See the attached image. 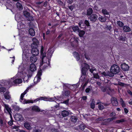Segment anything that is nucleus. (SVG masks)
<instances>
[{
  "label": "nucleus",
  "mask_w": 132,
  "mask_h": 132,
  "mask_svg": "<svg viewBox=\"0 0 132 132\" xmlns=\"http://www.w3.org/2000/svg\"><path fill=\"white\" fill-rule=\"evenodd\" d=\"M77 38H71L70 41L71 44V45L73 47L76 46L78 45V41Z\"/></svg>",
  "instance_id": "0eeeda50"
},
{
  "label": "nucleus",
  "mask_w": 132,
  "mask_h": 132,
  "mask_svg": "<svg viewBox=\"0 0 132 132\" xmlns=\"http://www.w3.org/2000/svg\"><path fill=\"white\" fill-rule=\"evenodd\" d=\"M97 18L96 15L93 14L90 16V19L91 21H95L97 19Z\"/></svg>",
  "instance_id": "4468645a"
},
{
  "label": "nucleus",
  "mask_w": 132,
  "mask_h": 132,
  "mask_svg": "<svg viewBox=\"0 0 132 132\" xmlns=\"http://www.w3.org/2000/svg\"><path fill=\"white\" fill-rule=\"evenodd\" d=\"M123 29L124 31L126 32H129L130 31V28L128 26H124Z\"/></svg>",
  "instance_id": "bb28decb"
},
{
  "label": "nucleus",
  "mask_w": 132,
  "mask_h": 132,
  "mask_svg": "<svg viewBox=\"0 0 132 132\" xmlns=\"http://www.w3.org/2000/svg\"><path fill=\"white\" fill-rule=\"evenodd\" d=\"M78 32L79 33V35L80 37H82L85 34V32L82 30H79V32Z\"/></svg>",
  "instance_id": "f704fd0d"
},
{
  "label": "nucleus",
  "mask_w": 132,
  "mask_h": 132,
  "mask_svg": "<svg viewBox=\"0 0 132 132\" xmlns=\"http://www.w3.org/2000/svg\"><path fill=\"white\" fill-rule=\"evenodd\" d=\"M32 87V85H30V86H29L27 88V89L24 91V92L21 94L20 96V101L23 104L30 103H32L34 102H35L40 100H44L45 101L48 100L49 101H53L55 100V98H56L55 97L54 98H50V99H48V98L45 97H41L39 99L37 98L34 101L32 100H26L25 99H23V98L24 97V95L26 94L28 92V90L30 88H31Z\"/></svg>",
  "instance_id": "f257e3e1"
},
{
  "label": "nucleus",
  "mask_w": 132,
  "mask_h": 132,
  "mask_svg": "<svg viewBox=\"0 0 132 132\" xmlns=\"http://www.w3.org/2000/svg\"><path fill=\"white\" fill-rule=\"evenodd\" d=\"M127 92L129 94L132 95V92L130 90H128L127 91Z\"/></svg>",
  "instance_id": "13d9d810"
},
{
  "label": "nucleus",
  "mask_w": 132,
  "mask_h": 132,
  "mask_svg": "<svg viewBox=\"0 0 132 132\" xmlns=\"http://www.w3.org/2000/svg\"><path fill=\"white\" fill-rule=\"evenodd\" d=\"M50 62L48 59L47 60H44L42 58V61L40 63V66H42L43 65L44 69L47 66L49 65Z\"/></svg>",
  "instance_id": "423d86ee"
},
{
  "label": "nucleus",
  "mask_w": 132,
  "mask_h": 132,
  "mask_svg": "<svg viewBox=\"0 0 132 132\" xmlns=\"http://www.w3.org/2000/svg\"><path fill=\"white\" fill-rule=\"evenodd\" d=\"M18 28L19 29L24 28V25L21 22H19L18 24Z\"/></svg>",
  "instance_id": "5701e85b"
},
{
  "label": "nucleus",
  "mask_w": 132,
  "mask_h": 132,
  "mask_svg": "<svg viewBox=\"0 0 132 132\" xmlns=\"http://www.w3.org/2000/svg\"><path fill=\"white\" fill-rule=\"evenodd\" d=\"M29 69L30 71H29V72H31L32 73V72L35 71L36 70V67L34 64L32 63L30 65Z\"/></svg>",
  "instance_id": "9b49d317"
},
{
  "label": "nucleus",
  "mask_w": 132,
  "mask_h": 132,
  "mask_svg": "<svg viewBox=\"0 0 132 132\" xmlns=\"http://www.w3.org/2000/svg\"><path fill=\"white\" fill-rule=\"evenodd\" d=\"M30 34L31 36H34L35 35V33L34 30L32 28H30L29 30Z\"/></svg>",
  "instance_id": "b1692460"
},
{
  "label": "nucleus",
  "mask_w": 132,
  "mask_h": 132,
  "mask_svg": "<svg viewBox=\"0 0 132 132\" xmlns=\"http://www.w3.org/2000/svg\"><path fill=\"white\" fill-rule=\"evenodd\" d=\"M42 3V2H37L36 3V4H40Z\"/></svg>",
  "instance_id": "338daca9"
},
{
  "label": "nucleus",
  "mask_w": 132,
  "mask_h": 132,
  "mask_svg": "<svg viewBox=\"0 0 132 132\" xmlns=\"http://www.w3.org/2000/svg\"><path fill=\"white\" fill-rule=\"evenodd\" d=\"M117 23L118 26L120 27H122L123 25V23L119 21H118Z\"/></svg>",
  "instance_id": "79ce46f5"
},
{
  "label": "nucleus",
  "mask_w": 132,
  "mask_h": 132,
  "mask_svg": "<svg viewBox=\"0 0 132 132\" xmlns=\"http://www.w3.org/2000/svg\"><path fill=\"white\" fill-rule=\"evenodd\" d=\"M69 101V100H68L65 101H64L63 103L66 104H68V103Z\"/></svg>",
  "instance_id": "6e6d98bb"
},
{
  "label": "nucleus",
  "mask_w": 132,
  "mask_h": 132,
  "mask_svg": "<svg viewBox=\"0 0 132 132\" xmlns=\"http://www.w3.org/2000/svg\"><path fill=\"white\" fill-rule=\"evenodd\" d=\"M116 115V113L114 112H113L111 113L110 115V117H114V116Z\"/></svg>",
  "instance_id": "49530a36"
},
{
  "label": "nucleus",
  "mask_w": 132,
  "mask_h": 132,
  "mask_svg": "<svg viewBox=\"0 0 132 132\" xmlns=\"http://www.w3.org/2000/svg\"><path fill=\"white\" fill-rule=\"evenodd\" d=\"M85 58L87 59V60H89V57H88V56H87L86 54H85Z\"/></svg>",
  "instance_id": "0e129e2a"
},
{
  "label": "nucleus",
  "mask_w": 132,
  "mask_h": 132,
  "mask_svg": "<svg viewBox=\"0 0 132 132\" xmlns=\"http://www.w3.org/2000/svg\"><path fill=\"white\" fill-rule=\"evenodd\" d=\"M125 120L123 119H121L120 120H117L116 122V123H119L120 122H124V121Z\"/></svg>",
  "instance_id": "c03bdc74"
},
{
  "label": "nucleus",
  "mask_w": 132,
  "mask_h": 132,
  "mask_svg": "<svg viewBox=\"0 0 132 132\" xmlns=\"http://www.w3.org/2000/svg\"><path fill=\"white\" fill-rule=\"evenodd\" d=\"M0 124L1 127H6V124L5 123H3V121L2 119L0 120Z\"/></svg>",
  "instance_id": "e433bc0d"
},
{
  "label": "nucleus",
  "mask_w": 132,
  "mask_h": 132,
  "mask_svg": "<svg viewBox=\"0 0 132 132\" xmlns=\"http://www.w3.org/2000/svg\"><path fill=\"white\" fill-rule=\"evenodd\" d=\"M111 103L113 105L117 106L118 105V102L117 99L114 97H112L111 99Z\"/></svg>",
  "instance_id": "1a4fd4ad"
},
{
  "label": "nucleus",
  "mask_w": 132,
  "mask_h": 132,
  "mask_svg": "<svg viewBox=\"0 0 132 132\" xmlns=\"http://www.w3.org/2000/svg\"><path fill=\"white\" fill-rule=\"evenodd\" d=\"M90 90V89L89 88H87L86 89L85 91L86 93H88L89 92Z\"/></svg>",
  "instance_id": "603ef678"
},
{
  "label": "nucleus",
  "mask_w": 132,
  "mask_h": 132,
  "mask_svg": "<svg viewBox=\"0 0 132 132\" xmlns=\"http://www.w3.org/2000/svg\"><path fill=\"white\" fill-rule=\"evenodd\" d=\"M42 56V58L44 60H45V59L46 60H47V59L46 57V53L44 52V53H43V54H41Z\"/></svg>",
  "instance_id": "ea45409f"
},
{
  "label": "nucleus",
  "mask_w": 132,
  "mask_h": 132,
  "mask_svg": "<svg viewBox=\"0 0 132 132\" xmlns=\"http://www.w3.org/2000/svg\"><path fill=\"white\" fill-rule=\"evenodd\" d=\"M18 75H19V77L24 79L25 78L28 79L29 77H31L32 75L31 72H29V71H27L26 72L23 71L22 72H19Z\"/></svg>",
  "instance_id": "20e7f679"
},
{
  "label": "nucleus",
  "mask_w": 132,
  "mask_h": 132,
  "mask_svg": "<svg viewBox=\"0 0 132 132\" xmlns=\"http://www.w3.org/2000/svg\"><path fill=\"white\" fill-rule=\"evenodd\" d=\"M22 60L24 61H27L28 60V57L23 52L22 55Z\"/></svg>",
  "instance_id": "2f4dec72"
},
{
  "label": "nucleus",
  "mask_w": 132,
  "mask_h": 132,
  "mask_svg": "<svg viewBox=\"0 0 132 132\" xmlns=\"http://www.w3.org/2000/svg\"><path fill=\"white\" fill-rule=\"evenodd\" d=\"M102 12L104 14H108V12L106 9H103Z\"/></svg>",
  "instance_id": "37998d69"
},
{
  "label": "nucleus",
  "mask_w": 132,
  "mask_h": 132,
  "mask_svg": "<svg viewBox=\"0 0 132 132\" xmlns=\"http://www.w3.org/2000/svg\"><path fill=\"white\" fill-rule=\"evenodd\" d=\"M9 124L10 126H11L13 124V121L10 120L9 122Z\"/></svg>",
  "instance_id": "5fc2aeb1"
},
{
  "label": "nucleus",
  "mask_w": 132,
  "mask_h": 132,
  "mask_svg": "<svg viewBox=\"0 0 132 132\" xmlns=\"http://www.w3.org/2000/svg\"><path fill=\"white\" fill-rule=\"evenodd\" d=\"M3 106H4L7 112L9 113L10 114L11 118H12L11 114V109L9 107V106L6 104H4Z\"/></svg>",
  "instance_id": "ddd939ff"
},
{
  "label": "nucleus",
  "mask_w": 132,
  "mask_h": 132,
  "mask_svg": "<svg viewBox=\"0 0 132 132\" xmlns=\"http://www.w3.org/2000/svg\"><path fill=\"white\" fill-rule=\"evenodd\" d=\"M51 132H57V130L56 129H52L51 130Z\"/></svg>",
  "instance_id": "4d7b16f0"
},
{
  "label": "nucleus",
  "mask_w": 132,
  "mask_h": 132,
  "mask_svg": "<svg viewBox=\"0 0 132 132\" xmlns=\"http://www.w3.org/2000/svg\"><path fill=\"white\" fill-rule=\"evenodd\" d=\"M94 77L95 78H99V76L97 73H93Z\"/></svg>",
  "instance_id": "a18cd8bd"
},
{
  "label": "nucleus",
  "mask_w": 132,
  "mask_h": 132,
  "mask_svg": "<svg viewBox=\"0 0 132 132\" xmlns=\"http://www.w3.org/2000/svg\"><path fill=\"white\" fill-rule=\"evenodd\" d=\"M6 90V89L2 87V86L0 85V92H5Z\"/></svg>",
  "instance_id": "4c0bfd02"
},
{
  "label": "nucleus",
  "mask_w": 132,
  "mask_h": 132,
  "mask_svg": "<svg viewBox=\"0 0 132 132\" xmlns=\"http://www.w3.org/2000/svg\"><path fill=\"white\" fill-rule=\"evenodd\" d=\"M31 108L32 110L33 111L38 112L40 111V109L37 106H35Z\"/></svg>",
  "instance_id": "aec40b11"
},
{
  "label": "nucleus",
  "mask_w": 132,
  "mask_h": 132,
  "mask_svg": "<svg viewBox=\"0 0 132 132\" xmlns=\"http://www.w3.org/2000/svg\"><path fill=\"white\" fill-rule=\"evenodd\" d=\"M124 112H125V113L126 114L128 112V110L126 108H125L124 109Z\"/></svg>",
  "instance_id": "864d4df0"
},
{
  "label": "nucleus",
  "mask_w": 132,
  "mask_h": 132,
  "mask_svg": "<svg viewBox=\"0 0 132 132\" xmlns=\"http://www.w3.org/2000/svg\"><path fill=\"white\" fill-rule=\"evenodd\" d=\"M31 53L33 55L36 56L39 54V51L36 48H32L31 50Z\"/></svg>",
  "instance_id": "9d476101"
},
{
  "label": "nucleus",
  "mask_w": 132,
  "mask_h": 132,
  "mask_svg": "<svg viewBox=\"0 0 132 132\" xmlns=\"http://www.w3.org/2000/svg\"><path fill=\"white\" fill-rule=\"evenodd\" d=\"M85 24L88 26H89V23L88 21L87 20H85Z\"/></svg>",
  "instance_id": "09e8293b"
},
{
  "label": "nucleus",
  "mask_w": 132,
  "mask_h": 132,
  "mask_svg": "<svg viewBox=\"0 0 132 132\" xmlns=\"http://www.w3.org/2000/svg\"><path fill=\"white\" fill-rule=\"evenodd\" d=\"M44 51V47L43 46H42L41 47V50H40V53L41 54H43V53Z\"/></svg>",
  "instance_id": "8fccbe9b"
},
{
  "label": "nucleus",
  "mask_w": 132,
  "mask_h": 132,
  "mask_svg": "<svg viewBox=\"0 0 132 132\" xmlns=\"http://www.w3.org/2000/svg\"><path fill=\"white\" fill-rule=\"evenodd\" d=\"M61 114L63 117H65L68 115L69 112L67 111L64 110L62 112Z\"/></svg>",
  "instance_id": "c85d7f7f"
},
{
  "label": "nucleus",
  "mask_w": 132,
  "mask_h": 132,
  "mask_svg": "<svg viewBox=\"0 0 132 132\" xmlns=\"http://www.w3.org/2000/svg\"><path fill=\"white\" fill-rule=\"evenodd\" d=\"M24 15L26 18H28L27 19L30 21V20L29 19L30 18H31V17L30 16V13L26 11H24L23 12Z\"/></svg>",
  "instance_id": "a211bd4d"
},
{
  "label": "nucleus",
  "mask_w": 132,
  "mask_h": 132,
  "mask_svg": "<svg viewBox=\"0 0 132 132\" xmlns=\"http://www.w3.org/2000/svg\"><path fill=\"white\" fill-rule=\"evenodd\" d=\"M4 97L6 100H9L11 98V96L9 94V92H6L4 94Z\"/></svg>",
  "instance_id": "4be33fe9"
},
{
  "label": "nucleus",
  "mask_w": 132,
  "mask_h": 132,
  "mask_svg": "<svg viewBox=\"0 0 132 132\" xmlns=\"http://www.w3.org/2000/svg\"><path fill=\"white\" fill-rule=\"evenodd\" d=\"M73 54L74 57L77 59V60H78L79 59V55L77 52H74L73 53Z\"/></svg>",
  "instance_id": "7c9ffc66"
},
{
  "label": "nucleus",
  "mask_w": 132,
  "mask_h": 132,
  "mask_svg": "<svg viewBox=\"0 0 132 132\" xmlns=\"http://www.w3.org/2000/svg\"><path fill=\"white\" fill-rule=\"evenodd\" d=\"M14 77V85L16 84H19L21 83L22 82V80L20 78H16Z\"/></svg>",
  "instance_id": "2eb2a0df"
},
{
  "label": "nucleus",
  "mask_w": 132,
  "mask_h": 132,
  "mask_svg": "<svg viewBox=\"0 0 132 132\" xmlns=\"http://www.w3.org/2000/svg\"><path fill=\"white\" fill-rule=\"evenodd\" d=\"M98 19L100 21L102 22H104L106 21V19L101 15L100 16Z\"/></svg>",
  "instance_id": "72a5a7b5"
},
{
  "label": "nucleus",
  "mask_w": 132,
  "mask_h": 132,
  "mask_svg": "<svg viewBox=\"0 0 132 132\" xmlns=\"http://www.w3.org/2000/svg\"><path fill=\"white\" fill-rule=\"evenodd\" d=\"M80 63L81 64L82 68V74L84 75L86 74V71L88 69H90V72L92 73L93 71L96 70V69L95 68L93 67L92 68H90L89 65L87 64L84 63L83 61L82 62L80 61Z\"/></svg>",
  "instance_id": "7ed1b4c3"
},
{
  "label": "nucleus",
  "mask_w": 132,
  "mask_h": 132,
  "mask_svg": "<svg viewBox=\"0 0 132 132\" xmlns=\"http://www.w3.org/2000/svg\"><path fill=\"white\" fill-rule=\"evenodd\" d=\"M40 131L39 130H34V132H40Z\"/></svg>",
  "instance_id": "e2e57ef3"
},
{
  "label": "nucleus",
  "mask_w": 132,
  "mask_h": 132,
  "mask_svg": "<svg viewBox=\"0 0 132 132\" xmlns=\"http://www.w3.org/2000/svg\"><path fill=\"white\" fill-rule=\"evenodd\" d=\"M121 67L122 69L125 71L128 70L129 69V67L125 63H123L121 65Z\"/></svg>",
  "instance_id": "f8f14e48"
},
{
  "label": "nucleus",
  "mask_w": 132,
  "mask_h": 132,
  "mask_svg": "<svg viewBox=\"0 0 132 132\" xmlns=\"http://www.w3.org/2000/svg\"><path fill=\"white\" fill-rule=\"evenodd\" d=\"M24 127L28 130H31L32 129L30 123L28 122H25L24 124Z\"/></svg>",
  "instance_id": "f3484780"
},
{
  "label": "nucleus",
  "mask_w": 132,
  "mask_h": 132,
  "mask_svg": "<svg viewBox=\"0 0 132 132\" xmlns=\"http://www.w3.org/2000/svg\"><path fill=\"white\" fill-rule=\"evenodd\" d=\"M19 127V126H12V127L11 128L12 129H17Z\"/></svg>",
  "instance_id": "3c124183"
},
{
  "label": "nucleus",
  "mask_w": 132,
  "mask_h": 132,
  "mask_svg": "<svg viewBox=\"0 0 132 132\" xmlns=\"http://www.w3.org/2000/svg\"><path fill=\"white\" fill-rule=\"evenodd\" d=\"M50 32V30H47V32H46V34L47 35L48 34H49Z\"/></svg>",
  "instance_id": "69168bd1"
},
{
  "label": "nucleus",
  "mask_w": 132,
  "mask_h": 132,
  "mask_svg": "<svg viewBox=\"0 0 132 132\" xmlns=\"http://www.w3.org/2000/svg\"><path fill=\"white\" fill-rule=\"evenodd\" d=\"M110 72H104L101 73V77L109 76L112 77L114 76V74H116L119 73L120 71V68L119 66L116 64H114L112 65L110 68Z\"/></svg>",
  "instance_id": "f03ea898"
},
{
  "label": "nucleus",
  "mask_w": 132,
  "mask_h": 132,
  "mask_svg": "<svg viewBox=\"0 0 132 132\" xmlns=\"http://www.w3.org/2000/svg\"><path fill=\"white\" fill-rule=\"evenodd\" d=\"M120 102L123 107H125V104L122 98H120Z\"/></svg>",
  "instance_id": "c9c22d12"
},
{
  "label": "nucleus",
  "mask_w": 132,
  "mask_h": 132,
  "mask_svg": "<svg viewBox=\"0 0 132 132\" xmlns=\"http://www.w3.org/2000/svg\"><path fill=\"white\" fill-rule=\"evenodd\" d=\"M116 117H113L112 118H109L108 119H104V121L105 122H108L112 121L113 120H115L116 119Z\"/></svg>",
  "instance_id": "6ab92c4d"
},
{
  "label": "nucleus",
  "mask_w": 132,
  "mask_h": 132,
  "mask_svg": "<svg viewBox=\"0 0 132 132\" xmlns=\"http://www.w3.org/2000/svg\"><path fill=\"white\" fill-rule=\"evenodd\" d=\"M16 6L20 10H22L23 7L21 4L19 2H17L16 3Z\"/></svg>",
  "instance_id": "c756f323"
},
{
  "label": "nucleus",
  "mask_w": 132,
  "mask_h": 132,
  "mask_svg": "<svg viewBox=\"0 0 132 132\" xmlns=\"http://www.w3.org/2000/svg\"><path fill=\"white\" fill-rule=\"evenodd\" d=\"M14 77L8 79L7 82L8 84L10 86L14 85Z\"/></svg>",
  "instance_id": "dca6fc26"
},
{
  "label": "nucleus",
  "mask_w": 132,
  "mask_h": 132,
  "mask_svg": "<svg viewBox=\"0 0 132 132\" xmlns=\"http://www.w3.org/2000/svg\"><path fill=\"white\" fill-rule=\"evenodd\" d=\"M42 75V70H39L37 75L35 77L34 79V81L35 82L37 83L40 81V80L41 79L40 76Z\"/></svg>",
  "instance_id": "39448f33"
},
{
  "label": "nucleus",
  "mask_w": 132,
  "mask_h": 132,
  "mask_svg": "<svg viewBox=\"0 0 132 132\" xmlns=\"http://www.w3.org/2000/svg\"><path fill=\"white\" fill-rule=\"evenodd\" d=\"M95 102L93 101L91 103L90 106L91 108L92 109H94L95 107Z\"/></svg>",
  "instance_id": "58836bf2"
},
{
  "label": "nucleus",
  "mask_w": 132,
  "mask_h": 132,
  "mask_svg": "<svg viewBox=\"0 0 132 132\" xmlns=\"http://www.w3.org/2000/svg\"><path fill=\"white\" fill-rule=\"evenodd\" d=\"M30 60L31 62L35 63L37 59L36 56L33 55L31 57Z\"/></svg>",
  "instance_id": "a878e982"
},
{
  "label": "nucleus",
  "mask_w": 132,
  "mask_h": 132,
  "mask_svg": "<svg viewBox=\"0 0 132 132\" xmlns=\"http://www.w3.org/2000/svg\"><path fill=\"white\" fill-rule=\"evenodd\" d=\"M71 28L73 31L75 32H79V28L78 26H75L71 27Z\"/></svg>",
  "instance_id": "412c9836"
},
{
  "label": "nucleus",
  "mask_w": 132,
  "mask_h": 132,
  "mask_svg": "<svg viewBox=\"0 0 132 132\" xmlns=\"http://www.w3.org/2000/svg\"><path fill=\"white\" fill-rule=\"evenodd\" d=\"M82 98L84 100H86L87 99V97L86 96H83Z\"/></svg>",
  "instance_id": "052dcab7"
},
{
  "label": "nucleus",
  "mask_w": 132,
  "mask_h": 132,
  "mask_svg": "<svg viewBox=\"0 0 132 132\" xmlns=\"http://www.w3.org/2000/svg\"><path fill=\"white\" fill-rule=\"evenodd\" d=\"M15 120L18 121H21L22 120L23 117L22 115L19 114H16L14 116Z\"/></svg>",
  "instance_id": "6e6552de"
},
{
  "label": "nucleus",
  "mask_w": 132,
  "mask_h": 132,
  "mask_svg": "<svg viewBox=\"0 0 132 132\" xmlns=\"http://www.w3.org/2000/svg\"><path fill=\"white\" fill-rule=\"evenodd\" d=\"M102 67H103L104 68H106L107 67V66L105 64H104V65H103L102 66Z\"/></svg>",
  "instance_id": "bf43d9fd"
},
{
  "label": "nucleus",
  "mask_w": 132,
  "mask_h": 132,
  "mask_svg": "<svg viewBox=\"0 0 132 132\" xmlns=\"http://www.w3.org/2000/svg\"><path fill=\"white\" fill-rule=\"evenodd\" d=\"M119 84L121 86H123V84L121 82H119Z\"/></svg>",
  "instance_id": "774afa93"
},
{
  "label": "nucleus",
  "mask_w": 132,
  "mask_h": 132,
  "mask_svg": "<svg viewBox=\"0 0 132 132\" xmlns=\"http://www.w3.org/2000/svg\"><path fill=\"white\" fill-rule=\"evenodd\" d=\"M93 9L91 8H89L87 10V14L88 15H90L93 12Z\"/></svg>",
  "instance_id": "cd10ccee"
},
{
  "label": "nucleus",
  "mask_w": 132,
  "mask_h": 132,
  "mask_svg": "<svg viewBox=\"0 0 132 132\" xmlns=\"http://www.w3.org/2000/svg\"><path fill=\"white\" fill-rule=\"evenodd\" d=\"M102 87L103 88H102V90L103 92H105L106 90L105 88H104V87Z\"/></svg>",
  "instance_id": "680f3d73"
},
{
  "label": "nucleus",
  "mask_w": 132,
  "mask_h": 132,
  "mask_svg": "<svg viewBox=\"0 0 132 132\" xmlns=\"http://www.w3.org/2000/svg\"><path fill=\"white\" fill-rule=\"evenodd\" d=\"M71 120L73 122H76L77 120L76 117L75 116H72L71 118Z\"/></svg>",
  "instance_id": "473e14b6"
},
{
  "label": "nucleus",
  "mask_w": 132,
  "mask_h": 132,
  "mask_svg": "<svg viewBox=\"0 0 132 132\" xmlns=\"http://www.w3.org/2000/svg\"><path fill=\"white\" fill-rule=\"evenodd\" d=\"M103 106L102 104H100L98 105V108L100 110H102L104 109Z\"/></svg>",
  "instance_id": "de8ad7c7"
},
{
  "label": "nucleus",
  "mask_w": 132,
  "mask_h": 132,
  "mask_svg": "<svg viewBox=\"0 0 132 132\" xmlns=\"http://www.w3.org/2000/svg\"><path fill=\"white\" fill-rule=\"evenodd\" d=\"M33 44L36 46H37L38 44V41L36 38H34L32 39Z\"/></svg>",
  "instance_id": "393cba45"
},
{
  "label": "nucleus",
  "mask_w": 132,
  "mask_h": 132,
  "mask_svg": "<svg viewBox=\"0 0 132 132\" xmlns=\"http://www.w3.org/2000/svg\"><path fill=\"white\" fill-rule=\"evenodd\" d=\"M85 127V125L84 124H81L79 126L81 130H83Z\"/></svg>",
  "instance_id": "a19ab883"
}]
</instances>
